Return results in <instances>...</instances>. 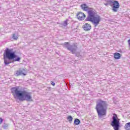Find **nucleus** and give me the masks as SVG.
<instances>
[{
  "label": "nucleus",
  "instance_id": "1",
  "mask_svg": "<svg viewBox=\"0 0 130 130\" xmlns=\"http://www.w3.org/2000/svg\"><path fill=\"white\" fill-rule=\"evenodd\" d=\"M11 92L13 94L15 99H18L19 101H32V96L30 92L25 90H20L19 86L12 88Z\"/></svg>",
  "mask_w": 130,
  "mask_h": 130
},
{
  "label": "nucleus",
  "instance_id": "2",
  "mask_svg": "<svg viewBox=\"0 0 130 130\" xmlns=\"http://www.w3.org/2000/svg\"><path fill=\"white\" fill-rule=\"evenodd\" d=\"M88 14V16L86 19V21L92 22L95 27H96L101 21V17L100 16L97 15V12L92 8H90L87 11Z\"/></svg>",
  "mask_w": 130,
  "mask_h": 130
},
{
  "label": "nucleus",
  "instance_id": "3",
  "mask_svg": "<svg viewBox=\"0 0 130 130\" xmlns=\"http://www.w3.org/2000/svg\"><path fill=\"white\" fill-rule=\"evenodd\" d=\"M106 106H107V103L105 101L100 99L96 102L95 109L98 117L100 118L106 115Z\"/></svg>",
  "mask_w": 130,
  "mask_h": 130
},
{
  "label": "nucleus",
  "instance_id": "4",
  "mask_svg": "<svg viewBox=\"0 0 130 130\" xmlns=\"http://www.w3.org/2000/svg\"><path fill=\"white\" fill-rule=\"evenodd\" d=\"M112 121L111 123V125L114 128V130H119L120 127V119L117 117L116 114H113L112 116Z\"/></svg>",
  "mask_w": 130,
  "mask_h": 130
},
{
  "label": "nucleus",
  "instance_id": "5",
  "mask_svg": "<svg viewBox=\"0 0 130 130\" xmlns=\"http://www.w3.org/2000/svg\"><path fill=\"white\" fill-rule=\"evenodd\" d=\"M4 57L8 59H15L17 57V55H16L15 52L13 51V49L7 48L5 50V53H4Z\"/></svg>",
  "mask_w": 130,
  "mask_h": 130
},
{
  "label": "nucleus",
  "instance_id": "6",
  "mask_svg": "<svg viewBox=\"0 0 130 130\" xmlns=\"http://www.w3.org/2000/svg\"><path fill=\"white\" fill-rule=\"evenodd\" d=\"M109 3L110 7L112 8L113 12H114V13H117L118 9H119V7H120L118 1L109 0Z\"/></svg>",
  "mask_w": 130,
  "mask_h": 130
},
{
  "label": "nucleus",
  "instance_id": "7",
  "mask_svg": "<svg viewBox=\"0 0 130 130\" xmlns=\"http://www.w3.org/2000/svg\"><path fill=\"white\" fill-rule=\"evenodd\" d=\"M63 47L67 48L68 50H69V51H71L72 53H75L77 51V49H78V46L76 44L71 45L69 42L64 43Z\"/></svg>",
  "mask_w": 130,
  "mask_h": 130
},
{
  "label": "nucleus",
  "instance_id": "8",
  "mask_svg": "<svg viewBox=\"0 0 130 130\" xmlns=\"http://www.w3.org/2000/svg\"><path fill=\"white\" fill-rule=\"evenodd\" d=\"M27 75V71L24 69H20L16 71L15 76L19 77V76H26Z\"/></svg>",
  "mask_w": 130,
  "mask_h": 130
},
{
  "label": "nucleus",
  "instance_id": "9",
  "mask_svg": "<svg viewBox=\"0 0 130 130\" xmlns=\"http://www.w3.org/2000/svg\"><path fill=\"white\" fill-rule=\"evenodd\" d=\"M86 18V15L82 12H79L77 14V18L79 21H83Z\"/></svg>",
  "mask_w": 130,
  "mask_h": 130
},
{
  "label": "nucleus",
  "instance_id": "10",
  "mask_svg": "<svg viewBox=\"0 0 130 130\" xmlns=\"http://www.w3.org/2000/svg\"><path fill=\"white\" fill-rule=\"evenodd\" d=\"M82 28L84 31H90L92 29V26L89 23H85L82 26Z\"/></svg>",
  "mask_w": 130,
  "mask_h": 130
},
{
  "label": "nucleus",
  "instance_id": "11",
  "mask_svg": "<svg viewBox=\"0 0 130 130\" xmlns=\"http://www.w3.org/2000/svg\"><path fill=\"white\" fill-rule=\"evenodd\" d=\"M81 8L83 11H85V12H88L89 11V9L91 8H89V7H88V6H87V4H83L81 5Z\"/></svg>",
  "mask_w": 130,
  "mask_h": 130
},
{
  "label": "nucleus",
  "instance_id": "12",
  "mask_svg": "<svg viewBox=\"0 0 130 130\" xmlns=\"http://www.w3.org/2000/svg\"><path fill=\"white\" fill-rule=\"evenodd\" d=\"M11 59H8V58L5 57H4V63L5 66H9L10 63H11L12 62H10V60Z\"/></svg>",
  "mask_w": 130,
  "mask_h": 130
},
{
  "label": "nucleus",
  "instance_id": "13",
  "mask_svg": "<svg viewBox=\"0 0 130 130\" xmlns=\"http://www.w3.org/2000/svg\"><path fill=\"white\" fill-rule=\"evenodd\" d=\"M120 54L119 53H115L114 54V57L115 59H119L120 58Z\"/></svg>",
  "mask_w": 130,
  "mask_h": 130
},
{
  "label": "nucleus",
  "instance_id": "14",
  "mask_svg": "<svg viewBox=\"0 0 130 130\" xmlns=\"http://www.w3.org/2000/svg\"><path fill=\"white\" fill-rule=\"evenodd\" d=\"M124 128L125 130H130V122L125 124Z\"/></svg>",
  "mask_w": 130,
  "mask_h": 130
},
{
  "label": "nucleus",
  "instance_id": "15",
  "mask_svg": "<svg viewBox=\"0 0 130 130\" xmlns=\"http://www.w3.org/2000/svg\"><path fill=\"white\" fill-rule=\"evenodd\" d=\"M80 122H81V121H80L79 119H75L74 120V123L75 124H76V125H79Z\"/></svg>",
  "mask_w": 130,
  "mask_h": 130
},
{
  "label": "nucleus",
  "instance_id": "16",
  "mask_svg": "<svg viewBox=\"0 0 130 130\" xmlns=\"http://www.w3.org/2000/svg\"><path fill=\"white\" fill-rule=\"evenodd\" d=\"M68 22H69V19H67L66 20H65L62 23V26H63L64 27H67V26H68Z\"/></svg>",
  "mask_w": 130,
  "mask_h": 130
},
{
  "label": "nucleus",
  "instance_id": "17",
  "mask_svg": "<svg viewBox=\"0 0 130 130\" xmlns=\"http://www.w3.org/2000/svg\"><path fill=\"white\" fill-rule=\"evenodd\" d=\"M67 119L71 122V121H73V117H72V116H69Z\"/></svg>",
  "mask_w": 130,
  "mask_h": 130
},
{
  "label": "nucleus",
  "instance_id": "18",
  "mask_svg": "<svg viewBox=\"0 0 130 130\" xmlns=\"http://www.w3.org/2000/svg\"><path fill=\"white\" fill-rule=\"evenodd\" d=\"M12 38L14 40H17L18 39V36L16 35L15 34H13Z\"/></svg>",
  "mask_w": 130,
  "mask_h": 130
},
{
  "label": "nucleus",
  "instance_id": "19",
  "mask_svg": "<svg viewBox=\"0 0 130 130\" xmlns=\"http://www.w3.org/2000/svg\"><path fill=\"white\" fill-rule=\"evenodd\" d=\"M15 59H14V61H20V60H21V58H20V57H18L17 58H15Z\"/></svg>",
  "mask_w": 130,
  "mask_h": 130
},
{
  "label": "nucleus",
  "instance_id": "20",
  "mask_svg": "<svg viewBox=\"0 0 130 130\" xmlns=\"http://www.w3.org/2000/svg\"><path fill=\"white\" fill-rule=\"evenodd\" d=\"M8 124H5L3 126V127L4 129H7L8 128Z\"/></svg>",
  "mask_w": 130,
  "mask_h": 130
},
{
  "label": "nucleus",
  "instance_id": "21",
  "mask_svg": "<svg viewBox=\"0 0 130 130\" xmlns=\"http://www.w3.org/2000/svg\"><path fill=\"white\" fill-rule=\"evenodd\" d=\"M76 56H77V57H79V59H81L82 58V56L80 55V54H77Z\"/></svg>",
  "mask_w": 130,
  "mask_h": 130
},
{
  "label": "nucleus",
  "instance_id": "22",
  "mask_svg": "<svg viewBox=\"0 0 130 130\" xmlns=\"http://www.w3.org/2000/svg\"><path fill=\"white\" fill-rule=\"evenodd\" d=\"M3 121H4L3 118H0V124H2V123H3Z\"/></svg>",
  "mask_w": 130,
  "mask_h": 130
},
{
  "label": "nucleus",
  "instance_id": "23",
  "mask_svg": "<svg viewBox=\"0 0 130 130\" xmlns=\"http://www.w3.org/2000/svg\"><path fill=\"white\" fill-rule=\"evenodd\" d=\"M51 84L52 86H55V83L54 82L51 81Z\"/></svg>",
  "mask_w": 130,
  "mask_h": 130
},
{
  "label": "nucleus",
  "instance_id": "24",
  "mask_svg": "<svg viewBox=\"0 0 130 130\" xmlns=\"http://www.w3.org/2000/svg\"><path fill=\"white\" fill-rule=\"evenodd\" d=\"M109 5V0H108V3H105V6H108Z\"/></svg>",
  "mask_w": 130,
  "mask_h": 130
}]
</instances>
